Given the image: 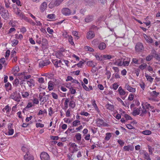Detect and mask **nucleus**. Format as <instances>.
<instances>
[{
  "mask_svg": "<svg viewBox=\"0 0 160 160\" xmlns=\"http://www.w3.org/2000/svg\"><path fill=\"white\" fill-rule=\"evenodd\" d=\"M96 123L98 126L100 127H108L109 125L105 122L102 119L97 118L96 120Z\"/></svg>",
  "mask_w": 160,
  "mask_h": 160,
  "instance_id": "nucleus-1",
  "label": "nucleus"
},
{
  "mask_svg": "<svg viewBox=\"0 0 160 160\" xmlns=\"http://www.w3.org/2000/svg\"><path fill=\"white\" fill-rule=\"evenodd\" d=\"M40 157L41 160H50L49 155L45 152H42L41 153Z\"/></svg>",
  "mask_w": 160,
  "mask_h": 160,
  "instance_id": "nucleus-2",
  "label": "nucleus"
},
{
  "mask_svg": "<svg viewBox=\"0 0 160 160\" xmlns=\"http://www.w3.org/2000/svg\"><path fill=\"white\" fill-rule=\"evenodd\" d=\"M50 63L49 60H41L39 62V68H43L49 65Z\"/></svg>",
  "mask_w": 160,
  "mask_h": 160,
  "instance_id": "nucleus-3",
  "label": "nucleus"
},
{
  "mask_svg": "<svg viewBox=\"0 0 160 160\" xmlns=\"http://www.w3.org/2000/svg\"><path fill=\"white\" fill-rule=\"evenodd\" d=\"M142 108H139L140 110V116L142 117H145L147 112L145 108L143 106V104H141Z\"/></svg>",
  "mask_w": 160,
  "mask_h": 160,
  "instance_id": "nucleus-4",
  "label": "nucleus"
},
{
  "mask_svg": "<svg viewBox=\"0 0 160 160\" xmlns=\"http://www.w3.org/2000/svg\"><path fill=\"white\" fill-rule=\"evenodd\" d=\"M124 88L131 92L135 93L136 92V88L131 87L128 83L125 84Z\"/></svg>",
  "mask_w": 160,
  "mask_h": 160,
  "instance_id": "nucleus-5",
  "label": "nucleus"
},
{
  "mask_svg": "<svg viewBox=\"0 0 160 160\" xmlns=\"http://www.w3.org/2000/svg\"><path fill=\"white\" fill-rule=\"evenodd\" d=\"M62 14L65 16L70 15L71 13V10L68 8H63L61 10Z\"/></svg>",
  "mask_w": 160,
  "mask_h": 160,
  "instance_id": "nucleus-6",
  "label": "nucleus"
},
{
  "mask_svg": "<svg viewBox=\"0 0 160 160\" xmlns=\"http://www.w3.org/2000/svg\"><path fill=\"white\" fill-rule=\"evenodd\" d=\"M4 8H1L0 9V13L4 19H6L8 18V13L6 11H4Z\"/></svg>",
  "mask_w": 160,
  "mask_h": 160,
  "instance_id": "nucleus-7",
  "label": "nucleus"
},
{
  "mask_svg": "<svg viewBox=\"0 0 160 160\" xmlns=\"http://www.w3.org/2000/svg\"><path fill=\"white\" fill-rule=\"evenodd\" d=\"M27 83L28 86L30 88L34 87L35 85V81L33 79H30L27 80Z\"/></svg>",
  "mask_w": 160,
  "mask_h": 160,
  "instance_id": "nucleus-8",
  "label": "nucleus"
},
{
  "mask_svg": "<svg viewBox=\"0 0 160 160\" xmlns=\"http://www.w3.org/2000/svg\"><path fill=\"white\" fill-rule=\"evenodd\" d=\"M135 50L137 52H139L143 49V46L141 43H138L135 46Z\"/></svg>",
  "mask_w": 160,
  "mask_h": 160,
  "instance_id": "nucleus-9",
  "label": "nucleus"
},
{
  "mask_svg": "<svg viewBox=\"0 0 160 160\" xmlns=\"http://www.w3.org/2000/svg\"><path fill=\"white\" fill-rule=\"evenodd\" d=\"M143 36L147 43H152L153 42V39L150 36H148L146 34L144 33Z\"/></svg>",
  "mask_w": 160,
  "mask_h": 160,
  "instance_id": "nucleus-10",
  "label": "nucleus"
},
{
  "mask_svg": "<svg viewBox=\"0 0 160 160\" xmlns=\"http://www.w3.org/2000/svg\"><path fill=\"white\" fill-rule=\"evenodd\" d=\"M13 93L14 95H11V98L14 101H16L17 102V104H18L21 101V97L20 96H16V93L13 92Z\"/></svg>",
  "mask_w": 160,
  "mask_h": 160,
  "instance_id": "nucleus-11",
  "label": "nucleus"
},
{
  "mask_svg": "<svg viewBox=\"0 0 160 160\" xmlns=\"http://www.w3.org/2000/svg\"><path fill=\"white\" fill-rule=\"evenodd\" d=\"M118 91L119 95L121 96H125L127 93H128V92L124 90L123 89L121 86L119 87Z\"/></svg>",
  "mask_w": 160,
  "mask_h": 160,
  "instance_id": "nucleus-12",
  "label": "nucleus"
},
{
  "mask_svg": "<svg viewBox=\"0 0 160 160\" xmlns=\"http://www.w3.org/2000/svg\"><path fill=\"white\" fill-rule=\"evenodd\" d=\"M70 148L72 150V153L77 152L78 150V146L74 143L71 144Z\"/></svg>",
  "mask_w": 160,
  "mask_h": 160,
  "instance_id": "nucleus-13",
  "label": "nucleus"
},
{
  "mask_svg": "<svg viewBox=\"0 0 160 160\" xmlns=\"http://www.w3.org/2000/svg\"><path fill=\"white\" fill-rule=\"evenodd\" d=\"M9 110L10 108L9 105H8L3 109L2 111L5 113V114L7 116L10 117V114Z\"/></svg>",
  "mask_w": 160,
  "mask_h": 160,
  "instance_id": "nucleus-14",
  "label": "nucleus"
},
{
  "mask_svg": "<svg viewBox=\"0 0 160 160\" xmlns=\"http://www.w3.org/2000/svg\"><path fill=\"white\" fill-rule=\"evenodd\" d=\"M95 36L94 32L92 31H89L87 34L86 38L88 39H91Z\"/></svg>",
  "mask_w": 160,
  "mask_h": 160,
  "instance_id": "nucleus-15",
  "label": "nucleus"
},
{
  "mask_svg": "<svg viewBox=\"0 0 160 160\" xmlns=\"http://www.w3.org/2000/svg\"><path fill=\"white\" fill-rule=\"evenodd\" d=\"M64 52V49L63 51L62 50L57 51L55 53L56 57L59 59L62 58L64 56L63 53Z\"/></svg>",
  "mask_w": 160,
  "mask_h": 160,
  "instance_id": "nucleus-16",
  "label": "nucleus"
},
{
  "mask_svg": "<svg viewBox=\"0 0 160 160\" xmlns=\"http://www.w3.org/2000/svg\"><path fill=\"white\" fill-rule=\"evenodd\" d=\"M141 104H143V106L146 109H149L150 108L151 109H152L154 108V107L153 106H151L149 103H148L147 102H142L141 103Z\"/></svg>",
  "mask_w": 160,
  "mask_h": 160,
  "instance_id": "nucleus-17",
  "label": "nucleus"
},
{
  "mask_svg": "<svg viewBox=\"0 0 160 160\" xmlns=\"http://www.w3.org/2000/svg\"><path fill=\"white\" fill-rule=\"evenodd\" d=\"M54 83L52 81H49L48 82V89L49 91L52 90L54 88Z\"/></svg>",
  "mask_w": 160,
  "mask_h": 160,
  "instance_id": "nucleus-18",
  "label": "nucleus"
},
{
  "mask_svg": "<svg viewBox=\"0 0 160 160\" xmlns=\"http://www.w3.org/2000/svg\"><path fill=\"white\" fill-rule=\"evenodd\" d=\"M20 74V75L22 76V77H23V78L27 79V80L30 79L31 77V75H27V73L25 72H22Z\"/></svg>",
  "mask_w": 160,
  "mask_h": 160,
  "instance_id": "nucleus-19",
  "label": "nucleus"
},
{
  "mask_svg": "<svg viewBox=\"0 0 160 160\" xmlns=\"http://www.w3.org/2000/svg\"><path fill=\"white\" fill-rule=\"evenodd\" d=\"M24 160H33V157L29 153H27L24 156Z\"/></svg>",
  "mask_w": 160,
  "mask_h": 160,
  "instance_id": "nucleus-20",
  "label": "nucleus"
},
{
  "mask_svg": "<svg viewBox=\"0 0 160 160\" xmlns=\"http://www.w3.org/2000/svg\"><path fill=\"white\" fill-rule=\"evenodd\" d=\"M139 108H135L132 112V115L134 116H135L138 115H140V110H139Z\"/></svg>",
  "mask_w": 160,
  "mask_h": 160,
  "instance_id": "nucleus-21",
  "label": "nucleus"
},
{
  "mask_svg": "<svg viewBox=\"0 0 160 160\" xmlns=\"http://www.w3.org/2000/svg\"><path fill=\"white\" fill-rule=\"evenodd\" d=\"M21 93L23 98L26 99H28L29 98L30 96L29 92L23 91Z\"/></svg>",
  "mask_w": 160,
  "mask_h": 160,
  "instance_id": "nucleus-22",
  "label": "nucleus"
},
{
  "mask_svg": "<svg viewBox=\"0 0 160 160\" xmlns=\"http://www.w3.org/2000/svg\"><path fill=\"white\" fill-rule=\"evenodd\" d=\"M91 102L92 106L94 108L95 110L98 112V113H99L100 111L98 107L97 106L96 103V101L95 100H92L91 101Z\"/></svg>",
  "mask_w": 160,
  "mask_h": 160,
  "instance_id": "nucleus-23",
  "label": "nucleus"
},
{
  "mask_svg": "<svg viewBox=\"0 0 160 160\" xmlns=\"http://www.w3.org/2000/svg\"><path fill=\"white\" fill-rule=\"evenodd\" d=\"M47 7V3L45 2H43L40 5V10L42 12H44Z\"/></svg>",
  "mask_w": 160,
  "mask_h": 160,
  "instance_id": "nucleus-24",
  "label": "nucleus"
},
{
  "mask_svg": "<svg viewBox=\"0 0 160 160\" xmlns=\"http://www.w3.org/2000/svg\"><path fill=\"white\" fill-rule=\"evenodd\" d=\"M17 15L21 19H22L25 20L27 17H26L24 13L22 12L21 10L19 11V12L18 13V14H17Z\"/></svg>",
  "mask_w": 160,
  "mask_h": 160,
  "instance_id": "nucleus-25",
  "label": "nucleus"
},
{
  "mask_svg": "<svg viewBox=\"0 0 160 160\" xmlns=\"http://www.w3.org/2000/svg\"><path fill=\"white\" fill-rule=\"evenodd\" d=\"M93 20V16L92 15L91 16H87L85 18V21L86 22H89L92 21Z\"/></svg>",
  "mask_w": 160,
  "mask_h": 160,
  "instance_id": "nucleus-26",
  "label": "nucleus"
},
{
  "mask_svg": "<svg viewBox=\"0 0 160 160\" xmlns=\"http://www.w3.org/2000/svg\"><path fill=\"white\" fill-rule=\"evenodd\" d=\"M19 70V68L18 67H14L12 69V72L14 75H16L17 74V73Z\"/></svg>",
  "mask_w": 160,
  "mask_h": 160,
  "instance_id": "nucleus-27",
  "label": "nucleus"
},
{
  "mask_svg": "<svg viewBox=\"0 0 160 160\" xmlns=\"http://www.w3.org/2000/svg\"><path fill=\"white\" fill-rule=\"evenodd\" d=\"M103 55L99 54H96L95 56L96 59L99 61H101L103 60Z\"/></svg>",
  "mask_w": 160,
  "mask_h": 160,
  "instance_id": "nucleus-28",
  "label": "nucleus"
},
{
  "mask_svg": "<svg viewBox=\"0 0 160 160\" xmlns=\"http://www.w3.org/2000/svg\"><path fill=\"white\" fill-rule=\"evenodd\" d=\"M70 102V99L69 98H67L65 101L64 102V108H63V109L64 110H66L68 108V103Z\"/></svg>",
  "mask_w": 160,
  "mask_h": 160,
  "instance_id": "nucleus-29",
  "label": "nucleus"
},
{
  "mask_svg": "<svg viewBox=\"0 0 160 160\" xmlns=\"http://www.w3.org/2000/svg\"><path fill=\"white\" fill-rule=\"evenodd\" d=\"M106 44L104 42H102L99 44L98 47L99 49L102 50L105 49L106 48Z\"/></svg>",
  "mask_w": 160,
  "mask_h": 160,
  "instance_id": "nucleus-30",
  "label": "nucleus"
},
{
  "mask_svg": "<svg viewBox=\"0 0 160 160\" xmlns=\"http://www.w3.org/2000/svg\"><path fill=\"white\" fill-rule=\"evenodd\" d=\"M106 107L107 109L112 111L114 110L113 105L109 103H108L106 105Z\"/></svg>",
  "mask_w": 160,
  "mask_h": 160,
  "instance_id": "nucleus-31",
  "label": "nucleus"
},
{
  "mask_svg": "<svg viewBox=\"0 0 160 160\" xmlns=\"http://www.w3.org/2000/svg\"><path fill=\"white\" fill-rule=\"evenodd\" d=\"M114 63V65H117L119 66H121L123 65V62H122V60L120 59H118Z\"/></svg>",
  "mask_w": 160,
  "mask_h": 160,
  "instance_id": "nucleus-32",
  "label": "nucleus"
},
{
  "mask_svg": "<svg viewBox=\"0 0 160 160\" xmlns=\"http://www.w3.org/2000/svg\"><path fill=\"white\" fill-rule=\"evenodd\" d=\"M145 76L148 81H149L151 83H152V82L154 79L153 78H152L148 74L146 73H145Z\"/></svg>",
  "mask_w": 160,
  "mask_h": 160,
  "instance_id": "nucleus-33",
  "label": "nucleus"
},
{
  "mask_svg": "<svg viewBox=\"0 0 160 160\" xmlns=\"http://www.w3.org/2000/svg\"><path fill=\"white\" fill-rule=\"evenodd\" d=\"M68 42L71 45L74 46L75 44L74 42L73 41V38L71 35H70L69 38H68Z\"/></svg>",
  "mask_w": 160,
  "mask_h": 160,
  "instance_id": "nucleus-34",
  "label": "nucleus"
},
{
  "mask_svg": "<svg viewBox=\"0 0 160 160\" xmlns=\"http://www.w3.org/2000/svg\"><path fill=\"white\" fill-rule=\"evenodd\" d=\"M103 60L110 59L114 57L110 55H103Z\"/></svg>",
  "mask_w": 160,
  "mask_h": 160,
  "instance_id": "nucleus-35",
  "label": "nucleus"
},
{
  "mask_svg": "<svg viewBox=\"0 0 160 160\" xmlns=\"http://www.w3.org/2000/svg\"><path fill=\"white\" fill-rule=\"evenodd\" d=\"M80 122L78 120H76L72 122V125L73 127H77L78 125L80 124Z\"/></svg>",
  "mask_w": 160,
  "mask_h": 160,
  "instance_id": "nucleus-36",
  "label": "nucleus"
},
{
  "mask_svg": "<svg viewBox=\"0 0 160 160\" xmlns=\"http://www.w3.org/2000/svg\"><path fill=\"white\" fill-rule=\"evenodd\" d=\"M141 133L145 135H148L151 134L152 132L149 130H147L142 132Z\"/></svg>",
  "mask_w": 160,
  "mask_h": 160,
  "instance_id": "nucleus-37",
  "label": "nucleus"
},
{
  "mask_svg": "<svg viewBox=\"0 0 160 160\" xmlns=\"http://www.w3.org/2000/svg\"><path fill=\"white\" fill-rule=\"evenodd\" d=\"M132 148L131 146L128 145L127 146H125L123 148V150L124 151H128L130 150H132Z\"/></svg>",
  "mask_w": 160,
  "mask_h": 160,
  "instance_id": "nucleus-38",
  "label": "nucleus"
},
{
  "mask_svg": "<svg viewBox=\"0 0 160 160\" xmlns=\"http://www.w3.org/2000/svg\"><path fill=\"white\" fill-rule=\"evenodd\" d=\"M130 61V58H127V61H123V65L124 66H128Z\"/></svg>",
  "mask_w": 160,
  "mask_h": 160,
  "instance_id": "nucleus-39",
  "label": "nucleus"
},
{
  "mask_svg": "<svg viewBox=\"0 0 160 160\" xmlns=\"http://www.w3.org/2000/svg\"><path fill=\"white\" fill-rule=\"evenodd\" d=\"M69 102V106L72 108H74L76 105L75 102L73 101L72 100L70 101Z\"/></svg>",
  "mask_w": 160,
  "mask_h": 160,
  "instance_id": "nucleus-40",
  "label": "nucleus"
},
{
  "mask_svg": "<svg viewBox=\"0 0 160 160\" xmlns=\"http://www.w3.org/2000/svg\"><path fill=\"white\" fill-rule=\"evenodd\" d=\"M77 141H81L82 139L81 134L80 133H78L76 134L75 136Z\"/></svg>",
  "mask_w": 160,
  "mask_h": 160,
  "instance_id": "nucleus-41",
  "label": "nucleus"
},
{
  "mask_svg": "<svg viewBox=\"0 0 160 160\" xmlns=\"http://www.w3.org/2000/svg\"><path fill=\"white\" fill-rule=\"evenodd\" d=\"M84 48L86 51H89L91 52H93L94 50L92 48L88 46H85Z\"/></svg>",
  "mask_w": 160,
  "mask_h": 160,
  "instance_id": "nucleus-42",
  "label": "nucleus"
},
{
  "mask_svg": "<svg viewBox=\"0 0 160 160\" xmlns=\"http://www.w3.org/2000/svg\"><path fill=\"white\" fill-rule=\"evenodd\" d=\"M87 65L89 67H92L95 66L96 65H94V62L92 61H88L87 62Z\"/></svg>",
  "mask_w": 160,
  "mask_h": 160,
  "instance_id": "nucleus-43",
  "label": "nucleus"
},
{
  "mask_svg": "<svg viewBox=\"0 0 160 160\" xmlns=\"http://www.w3.org/2000/svg\"><path fill=\"white\" fill-rule=\"evenodd\" d=\"M72 34L75 37V38H76L77 39H79V36L77 31H73L72 32Z\"/></svg>",
  "mask_w": 160,
  "mask_h": 160,
  "instance_id": "nucleus-44",
  "label": "nucleus"
},
{
  "mask_svg": "<svg viewBox=\"0 0 160 160\" xmlns=\"http://www.w3.org/2000/svg\"><path fill=\"white\" fill-rule=\"evenodd\" d=\"M106 136L105 137V139L107 141L109 140L112 137V134L110 132H108L106 133Z\"/></svg>",
  "mask_w": 160,
  "mask_h": 160,
  "instance_id": "nucleus-45",
  "label": "nucleus"
},
{
  "mask_svg": "<svg viewBox=\"0 0 160 160\" xmlns=\"http://www.w3.org/2000/svg\"><path fill=\"white\" fill-rule=\"evenodd\" d=\"M143 157L144 158L147 160H151L148 153L147 152L144 153Z\"/></svg>",
  "mask_w": 160,
  "mask_h": 160,
  "instance_id": "nucleus-46",
  "label": "nucleus"
},
{
  "mask_svg": "<svg viewBox=\"0 0 160 160\" xmlns=\"http://www.w3.org/2000/svg\"><path fill=\"white\" fill-rule=\"evenodd\" d=\"M153 55L152 54H150L146 57V60L147 61H149L152 59Z\"/></svg>",
  "mask_w": 160,
  "mask_h": 160,
  "instance_id": "nucleus-47",
  "label": "nucleus"
},
{
  "mask_svg": "<svg viewBox=\"0 0 160 160\" xmlns=\"http://www.w3.org/2000/svg\"><path fill=\"white\" fill-rule=\"evenodd\" d=\"M64 0H56L54 3V4L56 6L59 5Z\"/></svg>",
  "mask_w": 160,
  "mask_h": 160,
  "instance_id": "nucleus-48",
  "label": "nucleus"
},
{
  "mask_svg": "<svg viewBox=\"0 0 160 160\" xmlns=\"http://www.w3.org/2000/svg\"><path fill=\"white\" fill-rule=\"evenodd\" d=\"M13 9L14 12L17 14H18V13L20 11V10L18 8L16 7V6L15 5L13 6Z\"/></svg>",
  "mask_w": 160,
  "mask_h": 160,
  "instance_id": "nucleus-49",
  "label": "nucleus"
},
{
  "mask_svg": "<svg viewBox=\"0 0 160 160\" xmlns=\"http://www.w3.org/2000/svg\"><path fill=\"white\" fill-rule=\"evenodd\" d=\"M147 66V64L146 63H144L143 64L140 65L139 66V68L143 70L145 69Z\"/></svg>",
  "mask_w": 160,
  "mask_h": 160,
  "instance_id": "nucleus-50",
  "label": "nucleus"
},
{
  "mask_svg": "<svg viewBox=\"0 0 160 160\" xmlns=\"http://www.w3.org/2000/svg\"><path fill=\"white\" fill-rule=\"evenodd\" d=\"M47 18L49 19H53L56 18L55 15L54 14H48L47 16Z\"/></svg>",
  "mask_w": 160,
  "mask_h": 160,
  "instance_id": "nucleus-51",
  "label": "nucleus"
},
{
  "mask_svg": "<svg viewBox=\"0 0 160 160\" xmlns=\"http://www.w3.org/2000/svg\"><path fill=\"white\" fill-rule=\"evenodd\" d=\"M44 113L47 114V111L46 110L44 109V110H39L38 114V115L39 116L40 115H42Z\"/></svg>",
  "mask_w": 160,
  "mask_h": 160,
  "instance_id": "nucleus-52",
  "label": "nucleus"
},
{
  "mask_svg": "<svg viewBox=\"0 0 160 160\" xmlns=\"http://www.w3.org/2000/svg\"><path fill=\"white\" fill-rule=\"evenodd\" d=\"M80 114L81 115L87 117L88 116H89L90 115V114L87 112L82 111L80 113Z\"/></svg>",
  "mask_w": 160,
  "mask_h": 160,
  "instance_id": "nucleus-53",
  "label": "nucleus"
},
{
  "mask_svg": "<svg viewBox=\"0 0 160 160\" xmlns=\"http://www.w3.org/2000/svg\"><path fill=\"white\" fill-rule=\"evenodd\" d=\"M71 116V110L70 109H68L66 112V116L68 117H70Z\"/></svg>",
  "mask_w": 160,
  "mask_h": 160,
  "instance_id": "nucleus-54",
  "label": "nucleus"
},
{
  "mask_svg": "<svg viewBox=\"0 0 160 160\" xmlns=\"http://www.w3.org/2000/svg\"><path fill=\"white\" fill-rule=\"evenodd\" d=\"M18 43V41L17 40L14 39L12 41V45L15 46Z\"/></svg>",
  "mask_w": 160,
  "mask_h": 160,
  "instance_id": "nucleus-55",
  "label": "nucleus"
},
{
  "mask_svg": "<svg viewBox=\"0 0 160 160\" xmlns=\"http://www.w3.org/2000/svg\"><path fill=\"white\" fill-rule=\"evenodd\" d=\"M148 148L150 154H152L154 151V148L149 145L148 146Z\"/></svg>",
  "mask_w": 160,
  "mask_h": 160,
  "instance_id": "nucleus-56",
  "label": "nucleus"
},
{
  "mask_svg": "<svg viewBox=\"0 0 160 160\" xmlns=\"http://www.w3.org/2000/svg\"><path fill=\"white\" fill-rule=\"evenodd\" d=\"M22 152H26V153H29L28 152V149L25 147L23 146L22 148Z\"/></svg>",
  "mask_w": 160,
  "mask_h": 160,
  "instance_id": "nucleus-57",
  "label": "nucleus"
},
{
  "mask_svg": "<svg viewBox=\"0 0 160 160\" xmlns=\"http://www.w3.org/2000/svg\"><path fill=\"white\" fill-rule=\"evenodd\" d=\"M134 95L133 94H132V93H130L129 94V95L128 97V99L129 100L131 101L133 100V99L134 98Z\"/></svg>",
  "mask_w": 160,
  "mask_h": 160,
  "instance_id": "nucleus-58",
  "label": "nucleus"
},
{
  "mask_svg": "<svg viewBox=\"0 0 160 160\" xmlns=\"http://www.w3.org/2000/svg\"><path fill=\"white\" fill-rule=\"evenodd\" d=\"M44 124L40 123H37L36 124V126L37 128H42L44 127Z\"/></svg>",
  "mask_w": 160,
  "mask_h": 160,
  "instance_id": "nucleus-59",
  "label": "nucleus"
},
{
  "mask_svg": "<svg viewBox=\"0 0 160 160\" xmlns=\"http://www.w3.org/2000/svg\"><path fill=\"white\" fill-rule=\"evenodd\" d=\"M52 62L54 64V65L56 68H57L60 67V65L58 64L56 60H53Z\"/></svg>",
  "mask_w": 160,
  "mask_h": 160,
  "instance_id": "nucleus-60",
  "label": "nucleus"
},
{
  "mask_svg": "<svg viewBox=\"0 0 160 160\" xmlns=\"http://www.w3.org/2000/svg\"><path fill=\"white\" fill-rule=\"evenodd\" d=\"M12 1L13 3H15L18 6H21L20 4L21 2L19 0H12Z\"/></svg>",
  "mask_w": 160,
  "mask_h": 160,
  "instance_id": "nucleus-61",
  "label": "nucleus"
},
{
  "mask_svg": "<svg viewBox=\"0 0 160 160\" xmlns=\"http://www.w3.org/2000/svg\"><path fill=\"white\" fill-rule=\"evenodd\" d=\"M112 86L113 89L114 90H117L119 87V85L116 83H114Z\"/></svg>",
  "mask_w": 160,
  "mask_h": 160,
  "instance_id": "nucleus-62",
  "label": "nucleus"
},
{
  "mask_svg": "<svg viewBox=\"0 0 160 160\" xmlns=\"http://www.w3.org/2000/svg\"><path fill=\"white\" fill-rule=\"evenodd\" d=\"M48 114L50 116H51L54 113V112L52 110V107H50L48 109Z\"/></svg>",
  "mask_w": 160,
  "mask_h": 160,
  "instance_id": "nucleus-63",
  "label": "nucleus"
},
{
  "mask_svg": "<svg viewBox=\"0 0 160 160\" xmlns=\"http://www.w3.org/2000/svg\"><path fill=\"white\" fill-rule=\"evenodd\" d=\"M154 23L157 27L160 28V21L157 20L154 22Z\"/></svg>",
  "mask_w": 160,
  "mask_h": 160,
  "instance_id": "nucleus-64",
  "label": "nucleus"
}]
</instances>
